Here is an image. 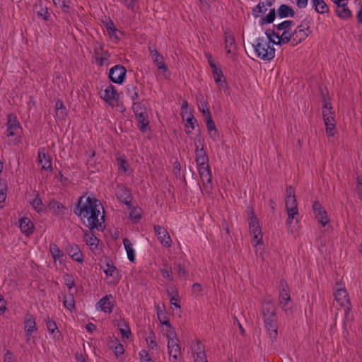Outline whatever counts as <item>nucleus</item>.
I'll return each mask as SVG.
<instances>
[{
    "instance_id": "49",
    "label": "nucleus",
    "mask_w": 362,
    "mask_h": 362,
    "mask_svg": "<svg viewBox=\"0 0 362 362\" xmlns=\"http://www.w3.org/2000/svg\"><path fill=\"white\" fill-rule=\"evenodd\" d=\"M276 12L274 8H272L269 10V13L261 18V24L263 25L264 23H272L275 20Z\"/></svg>"
},
{
    "instance_id": "7",
    "label": "nucleus",
    "mask_w": 362,
    "mask_h": 362,
    "mask_svg": "<svg viewBox=\"0 0 362 362\" xmlns=\"http://www.w3.org/2000/svg\"><path fill=\"white\" fill-rule=\"evenodd\" d=\"M310 20L305 19L291 35V43L293 47L300 44L311 33L310 28Z\"/></svg>"
},
{
    "instance_id": "58",
    "label": "nucleus",
    "mask_w": 362,
    "mask_h": 362,
    "mask_svg": "<svg viewBox=\"0 0 362 362\" xmlns=\"http://www.w3.org/2000/svg\"><path fill=\"white\" fill-rule=\"evenodd\" d=\"M177 274L179 277L182 279H186L187 277L188 273L183 266H182L181 264H178Z\"/></svg>"
},
{
    "instance_id": "9",
    "label": "nucleus",
    "mask_w": 362,
    "mask_h": 362,
    "mask_svg": "<svg viewBox=\"0 0 362 362\" xmlns=\"http://www.w3.org/2000/svg\"><path fill=\"white\" fill-rule=\"evenodd\" d=\"M127 70L122 65H115L110 69L109 78L115 83L122 84L125 78Z\"/></svg>"
},
{
    "instance_id": "46",
    "label": "nucleus",
    "mask_w": 362,
    "mask_h": 362,
    "mask_svg": "<svg viewBox=\"0 0 362 362\" xmlns=\"http://www.w3.org/2000/svg\"><path fill=\"white\" fill-rule=\"evenodd\" d=\"M55 109L57 117L63 119L66 115V107L62 100H57L56 102Z\"/></svg>"
},
{
    "instance_id": "35",
    "label": "nucleus",
    "mask_w": 362,
    "mask_h": 362,
    "mask_svg": "<svg viewBox=\"0 0 362 362\" xmlns=\"http://www.w3.org/2000/svg\"><path fill=\"white\" fill-rule=\"evenodd\" d=\"M277 14L281 18H286L288 16L292 17L294 16L295 12L293 9L288 5L281 4L277 10Z\"/></svg>"
},
{
    "instance_id": "24",
    "label": "nucleus",
    "mask_w": 362,
    "mask_h": 362,
    "mask_svg": "<svg viewBox=\"0 0 362 362\" xmlns=\"http://www.w3.org/2000/svg\"><path fill=\"white\" fill-rule=\"evenodd\" d=\"M272 2L270 0L259 2L255 8H252V13L255 18H258L262 13H264L267 11V7H271Z\"/></svg>"
},
{
    "instance_id": "57",
    "label": "nucleus",
    "mask_w": 362,
    "mask_h": 362,
    "mask_svg": "<svg viewBox=\"0 0 362 362\" xmlns=\"http://www.w3.org/2000/svg\"><path fill=\"white\" fill-rule=\"evenodd\" d=\"M167 338H168V341H170L172 340L173 341H178V339L177 338V336H176V333L172 327L170 328L167 332Z\"/></svg>"
},
{
    "instance_id": "62",
    "label": "nucleus",
    "mask_w": 362,
    "mask_h": 362,
    "mask_svg": "<svg viewBox=\"0 0 362 362\" xmlns=\"http://www.w3.org/2000/svg\"><path fill=\"white\" fill-rule=\"evenodd\" d=\"M332 110V106H329L328 108L322 110V115H323L324 119H325L326 117H334Z\"/></svg>"
},
{
    "instance_id": "59",
    "label": "nucleus",
    "mask_w": 362,
    "mask_h": 362,
    "mask_svg": "<svg viewBox=\"0 0 362 362\" xmlns=\"http://www.w3.org/2000/svg\"><path fill=\"white\" fill-rule=\"evenodd\" d=\"M113 351H114L115 356L117 357H118L119 356H121L124 354V349L123 345L121 344L120 343H119L114 347Z\"/></svg>"
},
{
    "instance_id": "37",
    "label": "nucleus",
    "mask_w": 362,
    "mask_h": 362,
    "mask_svg": "<svg viewBox=\"0 0 362 362\" xmlns=\"http://www.w3.org/2000/svg\"><path fill=\"white\" fill-rule=\"evenodd\" d=\"M32 207L37 212H43L44 211V205L42 202L41 199L39 197V194L35 192V198L33 200L30 202Z\"/></svg>"
},
{
    "instance_id": "44",
    "label": "nucleus",
    "mask_w": 362,
    "mask_h": 362,
    "mask_svg": "<svg viewBox=\"0 0 362 362\" xmlns=\"http://www.w3.org/2000/svg\"><path fill=\"white\" fill-rule=\"evenodd\" d=\"M63 305L71 312L75 309V301L72 294L66 295L64 297Z\"/></svg>"
},
{
    "instance_id": "3",
    "label": "nucleus",
    "mask_w": 362,
    "mask_h": 362,
    "mask_svg": "<svg viewBox=\"0 0 362 362\" xmlns=\"http://www.w3.org/2000/svg\"><path fill=\"white\" fill-rule=\"evenodd\" d=\"M276 41L268 37H259L254 42L253 47L256 57L263 61H271L275 57L274 45Z\"/></svg>"
},
{
    "instance_id": "13",
    "label": "nucleus",
    "mask_w": 362,
    "mask_h": 362,
    "mask_svg": "<svg viewBox=\"0 0 362 362\" xmlns=\"http://www.w3.org/2000/svg\"><path fill=\"white\" fill-rule=\"evenodd\" d=\"M100 268L106 275V279H111L109 283H115L118 281V272L117 268L113 265L111 260L107 259L104 265H100Z\"/></svg>"
},
{
    "instance_id": "20",
    "label": "nucleus",
    "mask_w": 362,
    "mask_h": 362,
    "mask_svg": "<svg viewBox=\"0 0 362 362\" xmlns=\"http://www.w3.org/2000/svg\"><path fill=\"white\" fill-rule=\"evenodd\" d=\"M112 298V295H106L105 297L102 298L96 304L97 310H100L106 313H111L114 307L113 303L110 301Z\"/></svg>"
},
{
    "instance_id": "36",
    "label": "nucleus",
    "mask_w": 362,
    "mask_h": 362,
    "mask_svg": "<svg viewBox=\"0 0 362 362\" xmlns=\"http://www.w3.org/2000/svg\"><path fill=\"white\" fill-rule=\"evenodd\" d=\"M289 297L291 295L288 284L285 280L281 279L279 283V300L285 298L288 299Z\"/></svg>"
},
{
    "instance_id": "51",
    "label": "nucleus",
    "mask_w": 362,
    "mask_h": 362,
    "mask_svg": "<svg viewBox=\"0 0 362 362\" xmlns=\"http://www.w3.org/2000/svg\"><path fill=\"white\" fill-rule=\"evenodd\" d=\"M139 358L141 362H154L149 355V354L146 350H141L139 353Z\"/></svg>"
},
{
    "instance_id": "55",
    "label": "nucleus",
    "mask_w": 362,
    "mask_h": 362,
    "mask_svg": "<svg viewBox=\"0 0 362 362\" xmlns=\"http://www.w3.org/2000/svg\"><path fill=\"white\" fill-rule=\"evenodd\" d=\"M110 54L107 51H105L102 53L101 57L97 58V61L100 66L104 65L108 60Z\"/></svg>"
},
{
    "instance_id": "27",
    "label": "nucleus",
    "mask_w": 362,
    "mask_h": 362,
    "mask_svg": "<svg viewBox=\"0 0 362 362\" xmlns=\"http://www.w3.org/2000/svg\"><path fill=\"white\" fill-rule=\"evenodd\" d=\"M19 226L21 232L26 235H28L33 232L34 225L27 217H23L20 220Z\"/></svg>"
},
{
    "instance_id": "4",
    "label": "nucleus",
    "mask_w": 362,
    "mask_h": 362,
    "mask_svg": "<svg viewBox=\"0 0 362 362\" xmlns=\"http://www.w3.org/2000/svg\"><path fill=\"white\" fill-rule=\"evenodd\" d=\"M294 25L295 23L293 21L286 20L274 25V28L277 30L276 39H278L275 45H286L290 42L291 35L292 34L291 30Z\"/></svg>"
},
{
    "instance_id": "32",
    "label": "nucleus",
    "mask_w": 362,
    "mask_h": 362,
    "mask_svg": "<svg viewBox=\"0 0 362 362\" xmlns=\"http://www.w3.org/2000/svg\"><path fill=\"white\" fill-rule=\"evenodd\" d=\"M206 122L207 130L209 132L211 137H212L213 139L215 140L216 136H217V131L216 129V125L211 119L210 112L207 111V110H206Z\"/></svg>"
},
{
    "instance_id": "6",
    "label": "nucleus",
    "mask_w": 362,
    "mask_h": 362,
    "mask_svg": "<svg viewBox=\"0 0 362 362\" xmlns=\"http://www.w3.org/2000/svg\"><path fill=\"white\" fill-rule=\"evenodd\" d=\"M200 179L202 182V191L203 193L211 195L213 191L212 187V175L209 163L206 164L197 165Z\"/></svg>"
},
{
    "instance_id": "41",
    "label": "nucleus",
    "mask_w": 362,
    "mask_h": 362,
    "mask_svg": "<svg viewBox=\"0 0 362 362\" xmlns=\"http://www.w3.org/2000/svg\"><path fill=\"white\" fill-rule=\"evenodd\" d=\"M118 327L122 337L125 339H129L131 335V330L127 322L124 320L119 322L118 323Z\"/></svg>"
},
{
    "instance_id": "64",
    "label": "nucleus",
    "mask_w": 362,
    "mask_h": 362,
    "mask_svg": "<svg viewBox=\"0 0 362 362\" xmlns=\"http://www.w3.org/2000/svg\"><path fill=\"white\" fill-rule=\"evenodd\" d=\"M336 6V8L343 7L348 4V0H331Z\"/></svg>"
},
{
    "instance_id": "47",
    "label": "nucleus",
    "mask_w": 362,
    "mask_h": 362,
    "mask_svg": "<svg viewBox=\"0 0 362 362\" xmlns=\"http://www.w3.org/2000/svg\"><path fill=\"white\" fill-rule=\"evenodd\" d=\"M7 197V185L4 182H0V208L4 206L5 201Z\"/></svg>"
},
{
    "instance_id": "19",
    "label": "nucleus",
    "mask_w": 362,
    "mask_h": 362,
    "mask_svg": "<svg viewBox=\"0 0 362 362\" xmlns=\"http://www.w3.org/2000/svg\"><path fill=\"white\" fill-rule=\"evenodd\" d=\"M192 349L194 362H208L204 346L199 340L197 341Z\"/></svg>"
},
{
    "instance_id": "26",
    "label": "nucleus",
    "mask_w": 362,
    "mask_h": 362,
    "mask_svg": "<svg viewBox=\"0 0 362 362\" xmlns=\"http://www.w3.org/2000/svg\"><path fill=\"white\" fill-rule=\"evenodd\" d=\"M68 253L74 261L80 263L83 262V255L78 245H70L68 247Z\"/></svg>"
},
{
    "instance_id": "25",
    "label": "nucleus",
    "mask_w": 362,
    "mask_h": 362,
    "mask_svg": "<svg viewBox=\"0 0 362 362\" xmlns=\"http://www.w3.org/2000/svg\"><path fill=\"white\" fill-rule=\"evenodd\" d=\"M24 325L25 332L27 336H30L37 329L36 322L32 315L28 314L25 315Z\"/></svg>"
},
{
    "instance_id": "21",
    "label": "nucleus",
    "mask_w": 362,
    "mask_h": 362,
    "mask_svg": "<svg viewBox=\"0 0 362 362\" xmlns=\"http://www.w3.org/2000/svg\"><path fill=\"white\" fill-rule=\"evenodd\" d=\"M168 350L170 361L173 359L172 362H177L179 357L181 355V348L179 344V340L173 341H168Z\"/></svg>"
},
{
    "instance_id": "40",
    "label": "nucleus",
    "mask_w": 362,
    "mask_h": 362,
    "mask_svg": "<svg viewBox=\"0 0 362 362\" xmlns=\"http://www.w3.org/2000/svg\"><path fill=\"white\" fill-rule=\"evenodd\" d=\"M49 250L54 261L60 260L64 255V252L54 243L50 244Z\"/></svg>"
},
{
    "instance_id": "30",
    "label": "nucleus",
    "mask_w": 362,
    "mask_h": 362,
    "mask_svg": "<svg viewBox=\"0 0 362 362\" xmlns=\"http://www.w3.org/2000/svg\"><path fill=\"white\" fill-rule=\"evenodd\" d=\"M278 305L286 315H291L293 313V303L291 297L288 299L286 298L279 299Z\"/></svg>"
},
{
    "instance_id": "48",
    "label": "nucleus",
    "mask_w": 362,
    "mask_h": 362,
    "mask_svg": "<svg viewBox=\"0 0 362 362\" xmlns=\"http://www.w3.org/2000/svg\"><path fill=\"white\" fill-rule=\"evenodd\" d=\"M48 332L51 334L54 333V332L57 329V326L56 322L52 320L49 316H47L44 320Z\"/></svg>"
},
{
    "instance_id": "10",
    "label": "nucleus",
    "mask_w": 362,
    "mask_h": 362,
    "mask_svg": "<svg viewBox=\"0 0 362 362\" xmlns=\"http://www.w3.org/2000/svg\"><path fill=\"white\" fill-rule=\"evenodd\" d=\"M249 230L250 233L252 235V238L256 243L254 245L256 247L259 244L262 243V235L261 233V228L258 222L257 218L252 216L249 221Z\"/></svg>"
},
{
    "instance_id": "11",
    "label": "nucleus",
    "mask_w": 362,
    "mask_h": 362,
    "mask_svg": "<svg viewBox=\"0 0 362 362\" xmlns=\"http://www.w3.org/2000/svg\"><path fill=\"white\" fill-rule=\"evenodd\" d=\"M313 210L315 218L322 226H325L329 222L326 211L318 202H314L313 204Z\"/></svg>"
},
{
    "instance_id": "18",
    "label": "nucleus",
    "mask_w": 362,
    "mask_h": 362,
    "mask_svg": "<svg viewBox=\"0 0 362 362\" xmlns=\"http://www.w3.org/2000/svg\"><path fill=\"white\" fill-rule=\"evenodd\" d=\"M149 53L152 58L153 63L157 66L159 70L165 72L168 70L167 66L163 62V57L160 55L158 51L151 46L148 47Z\"/></svg>"
},
{
    "instance_id": "28",
    "label": "nucleus",
    "mask_w": 362,
    "mask_h": 362,
    "mask_svg": "<svg viewBox=\"0 0 362 362\" xmlns=\"http://www.w3.org/2000/svg\"><path fill=\"white\" fill-rule=\"evenodd\" d=\"M49 209L54 215L58 216H63L66 211V208L62 203L56 200H52L49 202Z\"/></svg>"
},
{
    "instance_id": "52",
    "label": "nucleus",
    "mask_w": 362,
    "mask_h": 362,
    "mask_svg": "<svg viewBox=\"0 0 362 362\" xmlns=\"http://www.w3.org/2000/svg\"><path fill=\"white\" fill-rule=\"evenodd\" d=\"M117 160L119 170L126 172L128 168L127 160L123 157H119Z\"/></svg>"
},
{
    "instance_id": "15",
    "label": "nucleus",
    "mask_w": 362,
    "mask_h": 362,
    "mask_svg": "<svg viewBox=\"0 0 362 362\" xmlns=\"http://www.w3.org/2000/svg\"><path fill=\"white\" fill-rule=\"evenodd\" d=\"M101 98L108 104L113 105L119 100V94L114 86L110 84L101 93Z\"/></svg>"
},
{
    "instance_id": "39",
    "label": "nucleus",
    "mask_w": 362,
    "mask_h": 362,
    "mask_svg": "<svg viewBox=\"0 0 362 362\" xmlns=\"http://www.w3.org/2000/svg\"><path fill=\"white\" fill-rule=\"evenodd\" d=\"M85 241L92 250L97 248L99 243V240L93 233H86Z\"/></svg>"
},
{
    "instance_id": "34",
    "label": "nucleus",
    "mask_w": 362,
    "mask_h": 362,
    "mask_svg": "<svg viewBox=\"0 0 362 362\" xmlns=\"http://www.w3.org/2000/svg\"><path fill=\"white\" fill-rule=\"evenodd\" d=\"M336 15L342 20H348L351 18L352 13L348 8V5L335 8Z\"/></svg>"
},
{
    "instance_id": "12",
    "label": "nucleus",
    "mask_w": 362,
    "mask_h": 362,
    "mask_svg": "<svg viewBox=\"0 0 362 362\" xmlns=\"http://www.w3.org/2000/svg\"><path fill=\"white\" fill-rule=\"evenodd\" d=\"M194 144L196 156L195 161L197 165L206 164V163H209V158L204 149L202 140L201 139H198L195 141Z\"/></svg>"
},
{
    "instance_id": "50",
    "label": "nucleus",
    "mask_w": 362,
    "mask_h": 362,
    "mask_svg": "<svg viewBox=\"0 0 362 362\" xmlns=\"http://www.w3.org/2000/svg\"><path fill=\"white\" fill-rule=\"evenodd\" d=\"M160 271L164 278L168 279L169 281L173 280V272L170 267H168L167 265H164L163 268H160Z\"/></svg>"
},
{
    "instance_id": "23",
    "label": "nucleus",
    "mask_w": 362,
    "mask_h": 362,
    "mask_svg": "<svg viewBox=\"0 0 362 362\" xmlns=\"http://www.w3.org/2000/svg\"><path fill=\"white\" fill-rule=\"evenodd\" d=\"M211 69L215 83L219 88H223L226 86V82L223 71L217 65L213 66Z\"/></svg>"
},
{
    "instance_id": "31",
    "label": "nucleus",
    "mask_w": 362,
    "mask_h": 362,
    "mask_svg": "<svg viewBox=\"0 0 362 362\" xmlns=\"http://www.w3.org/2000/svg\"><path fill=\"white\" fill-rule=\"evenodd\" d=\"M138 123V127L143 133L146 132L149 129V120L148 113L144 115H139L135 116Z\"/></svg>"
},
{
    "instance_id": "38",
    "label": "nucleus",
    "mask_w": 362,
    "mask_h": 362,
    "mask_svg": "<svg viewBox=\"0 0 362 362\" xmlns=\"http://www.w3.org/2000/svg\"><path fill=\"white\" fill-rule=\"evenodd\" d=\"M326 126V132L329 136H332L335 134V124L334 117H326L324 119Z\"/></svg>"
},
{
    "instance_id": "5",
    "label": "nucleus",
    "mask_w": 362,
    "mask_h": 362,
    "mask_svg": "<svg viewBox=\"0 0 362 362\" xmlns=\"http://www.w3.org/2000/svg\"><path fill=\"white\" fill-rule=\"evenodd\" d=\"M286 209L288 214L287 223L291 224L298 214V204L295 196L294 189L289 186L286 188V197L285 199Z\"/></svg>"
},
{
    "instance_id": "33",
    "label": "nucleus",
    "mask_w": 362,
    "mask_h": 362,
    "mask_svg": "<svg viewBox=\"0 0 362 362\" xmlns=\"http://www.w3.org/2000/svg\"><path fill=\"white\" fill-rule=\"evenodd\" d=\"M123 244L127 252L129 260L132 262H134L135 260V251L133 248L132 243H131L129 239L124 238L123 240Z\"/></svg>"
},
{
    "instance_id": "43",
    "label": "nucleus",
    "mask_w": 362,
    "mask_h": 362,
    "mask_svg": "<svg viewBox=\"0 0 362 362\" xmlns=\"http://www.w3.org/2000/svg\"><path fill=\"white\" fill-rule=\"evenodd\" d=\"M132 110L135 116L147 114L146 107L141 102H134L132 105Z\"/></svg>"
},
{
    "instance_id": "17",
    "label": "nucleus",
    "mask_w": 362,
    "mask_h": 362,
    "mask_svg": "<svg viewBox=\"0 0 362 362\" xmlns=\"http://www.w3.org/2000/svg\"><path fill=\"white\" fill-rule=\"evenodd\" d=\"M38 163L41 169L49 172L52 171V160L49 155L45 153V148H41L38 151Z\"/></svg>"
},
{
    "instance_id": "16",
    "label": "nucleus",
    "mask_w": 362,
    "mask_h": 362,
    "mask_svg": "<svg viewBox=\"0 0 362 362\" xmlns=\"http://www.w3.org/2000/svg\"><path fill=\"white\" fill-rule=\"evenodd\" d=\"M154 232L157 235L160 243L164 247H170L172 245V240L170 237L168 232L165 228L158 225L155 226Z\"/></svg>"
},
{
    "instance_id": "1",
    "label": "nucleus",
    "mask_w": 362,
    "mask_h": 362,
    "mask_svg": "<svg viewBox=\"0 0 362 362\" xmlns=\"http://www.w3.org/2000/svg\"><path fill=\"white\" fill-rule=\"evenodd\" d=\"M100 209H103L99 200L90 197H81L74 213L81 217L90 230L96 228L102 230L104 228V216L100 215Z\"/></svg>"
},
{
    "instance_id": "14",
    "label": "nucleus",
    "mask_w": 362,
    "mask_h": 362,
    "mask_svg": "<svg viewBox=\"0 0 362 362\" xmlns=\"http://www.w3.org/2000/svg\"><path fill=\"white\" fill-rule=\"evenodd\" d=\"M21 130L19 122L16 116L13 114L8 115L6 135L8 137L17 135Z\"/></svg>"
},
{
    "instance_id": "42",
    "label": "nucleus",
    "mask_w": 362,
    "mask_h": 362,
    "mask_svg": "<svg viewBox=\"0 0 362 362\" xmlns=\"http://www.w3.org/2000/svg\"><path fill=\"white\" fill-rule=\"evenodd\" d=\"M146 341L149 350H158L159 346L156 340V336L153 332H151L148 336L146 337Z\"/></svg>"
},
{
    "instance_id": "53",
    "label": "nucleus",
    "mask_w": 362,
    "mask_h": 362,
    "mask_svg": "<svg viewBox=\"0 0 362 362\" xmlns=\"http://www.w3.org/2000/svg\"><path fill=\"white\" fill-rule=\"evenodd\" d=\"M356 191L357 192L358 197L361 201H362V177L358 176L356 177Z\"/></svg>"
},
{
    "instance_id": "56",
    "label": "nucleus",
    "mask_w": 362,
    "mask_h": 362,
    "mask_svg": "<svg viewBox=\"0 0 362 362\" xmlns=\"http://www.w3.org/2000/svg\"><path fill=\"white\" fill-rule=\"evenodd\" d=\"M64 279L65 284L69 289H71L72 288H74L75 286L74 280L73 279V277L71 275L66 274L64 276Z\"/></svg>"
},
{
    "instance_id": "45",
    "label": "nucleus",
    "mask_w": 362,
    "mask_h": 362,
    "mask_svg": "<svg viewBox=\"0 0 362 362\" xmlns=\"http://www.w3.org/2000/svg\"><path fill=\"white\" fill-rule=\"evenodd\" d=\"M127 95L131 98L133 102H135L139 98L137 86L134 84H129L127 86Z\"/></svg>"
},
{
    "instance_id": "60",
    "label": "nucleus",
    "mask_w": 362,
    "mask_h": 362,
    "mask_svg": "<svg viewBox=\"0 0 362 362\" xmlns=\"http://www.w3.org/2000/svg\"><path fill=\"white\" fill-rule=\"evenodd\" d=\"M13 361H14L13 354L11 351L7 350L4 356V362H13Z\"/></svg>"
},
{
    "instance_id": "63",
    "label": "nucleus",
    "mask_w": 362,
    "mask_h": 362,
    "mask_svg": "<svg viewBox=\"0 0 362 362\" xmlns=\"http://www.w3.org/2000/svg\"><path fill=\"white\" fill-rule=\"evenodd\" d=\"M136 0H123L124 6L130 10H134Z\"/></svg>"
},
{
    "instance_id": "22",
    "label": "nucleus",
    "mask_w": 362,
    "mask_h": 362,
    "mask_svg": "<svg viewBox=\"0 0 362 362\" xmlns=\"http://www.w3.org/2000/svg\"><path fill=\"white\" fill-rule=\"evenodd\" d=\"M225 49L228 55L233 56L235 54L237 46L234 37L228 31L224 33Z\"/></svg>"
},
{
    "instance_id": "8",
    "label": "nucleus",
    "mask_w": 362,
    "mask_h": 362,
    "mask_svg": "<svg viewBox=\"0 0 362 362\" xmlns=\"http://www.w3.org/2000/svg\"><path fill=\"white\" fill-rule=\"evenodd\" d=\"M334 296L336 301L341 306L344 308L345 317L346 318L351 308L346 290L344 288H339L334 293Z\"/></svg>"
},
{
    "instance_id": "61",
    "label": "nucleus",
    "mask_w": 362,
    "mask_h": 362,
    "mask_svg": "<svg viewBox=\"0 0 362 362\" xmlns=\"http://www.w3.org/2000/svg\"><path fill=\"white\" fill-rule=\"evenodd\" d=\"M276 33L277 30L275 28L273 30L268 29L265 32L266 36L264 37H268L269 40H272L273 37L276 38Z\"/></svg>"
},
{
    "instance_id": "54",
    "label": "nucleus",
    "mask_w": 362,
    "mask_h": 362,
    "mask_svg": "<svg viewBox=\"0 0 362 362\" xmlns=\"http://www.w3.org/2000/svg\"><path fill=\"white\" fill-rule=\"evenodd\" d=\"M141 218V214L137 209H133L129 213V218L134 223L139 222Z\"/></svg>"
},
{
    "instance_id": "2",
    "label": "nucleus",
    "mask_w": 362,
    "mask_h": 362,
    "mask_svg": "<svg viewBox=\"0 0 362 362\" xmlns=\"http://www.w3.org/2000/svg\"><path fill=\"white\" fill-rule=\"evenodd\" d=\"M264 327L272 341L278 337V318L275 307L269 303H264L262 311Z\"/></svg>"
},
{
    "instance_id": "29",
    "label": "nucleus",
    "mask_w": 362,
    "mask_h": 362,
    "mask_svg": "<svg viewBox=\"0 0 362 362\" xmlns=\"http://www.w3.org/2000/svg\"><path fill=\"white\" fill-rule=\"evenodd\" d=\"M310 4L315 11L320 14L328 13L329 6L324 0H311Z\"/></svg>"
}]
</instances>
